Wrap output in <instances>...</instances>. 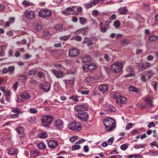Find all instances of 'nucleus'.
I'll use <instances>...</instances> for the list:
<instances>
[{
	"label": "nucleus",
	"instance_id": "43",
	"mask_svg": "<svg viewBox=\"0 0 158 158\" xmlns=\"http://www.w3.org/2000/svg\"><path fill=\"white\" fill-rule=\"evenodd\" d=\"M28 120L31 123L34 124L36 122V118L35 117H31Z\"/></svg>",
	"mask_w": 158,
	"mask_h": 158
},
{
	"label": "nucleus",
	"instance_id": "48",
	"mask_svg": "<svg viewBox=\"0 0 158 158\" xmlns=\"http://www.w3.org/2000/svg\"><path fill=\"white\" fill-rule=\"evenodd\" d=\"M81 37L79 35H77L76 36L75 38H72L71 39V40H75L78 41H81Z\"/></svg>",
	"mask_w": 158,
	"mask_h": 158
},
{
	"label": "nucleus",
	"instance_id": "8",
	"mask_svg": "<svg viewBox=\"0 0 158 158\" xmlns=\"http://www.w3.org/2000/svg\"><path fill=\"white\" fill-rule=\"evenodd\" d=\"M51 11L47 9L41 10L39 13V15L41 17L46 18L50 16L51 15Z\"/></svg>",
	"mask_w": 158,
	"mask_h": 158
},
{
	"label": "nucleus",
	"instance_id": "38",
	"mask_svg": "<svg viewBox=\"0 0 158 158\" xmlns=\"http://www.w3.org/2000/svg\"><path fill=\"white\" fill-rule=\"evenodd\" d=\"M158 39V36L155 35H152L149 36L148 38V39L150 41H154Z\"/></svg>",
	"mask_w": 158,
	"mask_h": 158
},
{
	"label": "nucleus",
	"instance_id": "28",
	"mask_svg": "<svg viewBox=\"0 0 158 158\" xmlns=\"http://www.w3.org/2000/svg\"><path fill=\"white\" fill-rule=\"evenodd\" d=\"M79 22L81 25L86 24L87 23L86 19L84 17H80L79 18Z\"/></svg>",
	"mask_w": 158,
	"mask_h": 158
},
{
	"label": "nucleus",
	"instance_id": "58",
	"mask_svg": "<svg viewBox=\"0 0 158 158\" xmlns=\"http://www.w3.org/2000/svg\"><path fill=\"white\" fill-rule=\"evenodd\" d=\"M94 78L92 77H87L86 78V80L88 82H90L92 81H93L94 79H95Z\"/></svg>",
	"mask_w": 158,
	"mask_h": 158
},
{
	"label": "nucleus",
	"instance_id": "13",
	"mask_svg": "<svg viewBox=\"0 0 158 158\" xmlns=\"http://www.w3.org/2000/svg\"><path fill=\"white\" fill-rule=\"evenodd\" d=\"M48 146L51 148L55 149L59 145V143L56 140H50L48 143Z\"/></svg>",
	"mask_w": 158,
	"mask_h": 158
},
{
	"label": "nucleus",
	"instance_id": "9",
	"mask_svg": "<svg viewBox=\"0 0 158 158\" xmlns=\"http://www.w3.org/2000/svg\"><path fill=\"white\" fill-rule=\"evenodd\" d=\"M25 17L28 19H32L35 18V13L30 10H26L24 12Z\"/></svg>",
	"mask_w": 158,
	"mask_h": 158
},
{
	"label": "nucleus",
	"instance_id": "30",
	"mask_svg": "<svg viewBox=\"0 0 158 158\" xmlns=\"http://www.w3.org/2000/svg\"><path fill=\"white\" fill-rule=\"evenodd\" d=\"M89 70H92L96 69L97 65L94 63H90L89 64Z\"/></svg>",
	"mask_w": 158,
	"mask_h": 158
},
{
	"label": "nucleus",
	"instance_id": "5",
	"mask_svg": "<svg viewBox=\"0 0 158 158\" xmlns=\"http://www.w3.org/2000/svg\"><path fill=\"white\" fill-rule=\"evenodd\" d=\"M123 64L121 62H115L111 67V69L112 71L115 72H118L120 71L123 67Z\"/></svg>",
	"mask_w": 158,
	"mask_h": 158
},
{
	"label": "nucleus",
	"instance_id": "6",
	"mask_svg": "<svg viewBox=\"0 0 158 158\" xmlns=\"http://www.w3.org/2000/svg\"><path fill=\"white\" fill-rule=\"evenodd\" d=\"M68 128L72 131H79L81 130L80 124L75 122L70 123L68 126Z\"/></svg>",
	"mask_w": 158,
	"mask_h": 158
},
{
	"label": "nucleus",
	"instance_id": "53",
	"mask_svg": "<svg viewBox=\"0 0 158 158\" xmlns=\"http://www.w3.org/2000/svg\"><path fill=\"white\" fill-rule=\"evenodd\" d=\"M92 12L93 15L95 16H97L99 14V12L97 10H94Z\"/></svg>",
	"mask_w": 158,
	"mask_h": 158
},
{
	"label": "nucleus",
	"instance_id": "32",
	"mask_svg": "<svg viewBox=\"0 0 158 158\" xmlns=\"http://www.w3.org/2000/svg\"><path fill=\"white\" fill-rule=\"evenodd\" d=\"M48 136L47 133L43 132L38 135V137L42 139H45Z\"/></svg>",
	"mask_w": 158,
	"mask_h": 158
},
{
	"label": "nucleus",
	"instance_id": "63",
	"mask_svg": "<svg viewBox=\"0 0 158 158\" xmlns=\"http://www.w3.org/2000/svg\"><path fill=\"white\" fill-rule=\"evenodd\" d=\"M138 156L137 155H129L128 158H138Z\"/></svg>",
	"mask_w": 158,
	"mask_h": 158
},
{
	"label": "nucleus",
	"instance_id": "7",
	"mask_svg": "<svg viewBox=\"0 0 158 158\" xmlns=\"http://www.w3.org/2000/svg\"><path fill=\"white\" fill-rule=\"evenodd\" d=\"M75 116L79 119L82 121H87L89 118L88 114L87 112L78 113Z\"/></svg>",
	"mask_w": 158,
	"mask_h": 158
},
{
	"label": "nucleus",
	"instance_id": "25",
	"mask_svg": "<svg viewBox=\"0 0 158 158\" xmlns=\"http://www.w3.org/2000/svg\"><path fill=\"white\" fill-rule=\"evenodd\" d=\"M74 79H73L71 80H64V81L65 83L66 86L71 85L74 83Z\"/></svg>",
	"mask_w": 158,
	"mask_h": 158
},
{
	"label": "nucleus",
	"instance_id": "21",
	"mask_svg": "<svg viewBox=\"0 0 158 158\" xmlns=\"http://www.w3.org/2000/svg\"><path fill=\"white\" fill-rule=\"evenodd\" d=\"M42 89L45 92H47L50 90V84L48 83L44 84L42 86Z\"/></svg>",
	"mask_w": 158,
	"mask_h": 158
},
{
	"label": "nucleus",
	"instance_id": "29",
	"mask_svg": "<svg viewBox=\"0 0 158 158\" xmlns=\"http://www.w3.org/2000/svg\"><path fill=\"white\" fill-rule=\"evenodd\" d=\"M46 145L44 143H40L37 145V147L40 150H44L46 148Z\"/></svg>",
	"mask_w": 158,
	"mask_h": 158
},
{
	"label": "nucleus",
	"instance_id": "3",
	"mask_svg": "<svg viewBox=\"0 0 158 158\" xmlns=\"http://www.w3.org/2000/svg\"><path fill=\"white\" fill-rule=\"evenodd\" d=\"M31 96L28 93L24 92L17 96L16 101L18 102H21L29 100Z\"/></svg>",
	"mask_w": 158,
	"mask_h": 158
},
{
	"label": "nucleus",
	"instance_id": "15",
	"mask_svg": "<svg viewBox=\"0 0 158 158\" xmlns=\"http://www.w3.org/2000/svg\"><path fill=\"white\" fill-rule=\"evenodd\" d=\"M151 64L149 62H145L140 64L139 65V70H143L150 67Z\"/></svg>",
	"mask_w": 158,
	"mask_h": 158
},
{
	"label": "nucleus",
	"instance_id": "46",
	"mask_svg": "<svg viewBox=\"0 0 158 158\" xmlns=\"http://www.w3.org/2000/svg\"><path fill=\"white\" fill-rule=\"evenodd\" d=\"M37 76L38 78H41L44 77V74L42 72H39L38 73Z\"/></svg>",
	"mask_w": 158,
	"mask_h": 158
},
{
	"label": "nucleus",
	"instance_id": "20",
	"mask_svg": "<svg viewBox=\"0 0 158 158\" xmlns=\"http://www.w3.org/2000/svg\"><path fill=\"white\" fill-rule=\"evenodd\" d=\"M73 7H68L66 8L64 10L62 11V13L63 14L65 15H70L68 12H73L74 11V10L73 9Z\"/></svg>",
	"mask_w": 158,
	"mask_h": 158
},
{
	"label": "nucleus",
	"instance_id": "26",
	"mask_svg": "<svg viewBox=\"0 0 158 158\" xmlns=\"http://www.w3.org/2000/svg\"><path fill=\"white\" fill-rule=\"evenodd\" d=\"M37 72V69H33L28 71L27 73V74L29 76H33Z\"/></svg>",
	"mask_w": 158,
	"mask_h": 158
},
{
	"label": "nucleus",
	"instance_id": "12",
	"mask_svg": "<svg viewBox=\"0 0 158 158\" xmlns=\"http://www.w3.org/2000/svg\"><path fill=\"white\" fill-rule=\"evenodd\" d=\"M104 109L105 111L109 114L115 110V108L113 106L107 104L104 106Z\"/></svg>",
	"mask_w": 158,
	"mask_h": 158
},
{
	"label": "nucleus",
	"instance_id": "36",
	"mask_svg": "<svg viewBox=\"0 0 158 158\" xmlns=\"http://www.w3.org/2000/svg\"><path fill=\"white\" fill-rule=\"evenodd\" d=\"M79 98V97L77 95L72 96H70L69 98L70 99H72L74 101L77 102L78 101Z\"/></svg>",
	"mask_w": 158,
	"mask_h": 158
},
{
	"label": "nucleus",
	"instance_id": "10",
	"mask_svg": "<svg viewBox=\"0 0 158 158\" xmlns=\"http://www.w3.org/2000/svg\"><path fill=\"white\" fill-rule=\"evenodd\" d=\"M53 74L57 78H60L64 76L63 72L61 70H56L53 69L51 70Z\"/></svg>",
	"mask_w": 158,
	"mask_h": 158
},
{
	"label": "nucleus",
	"instance_id": "59",
	"mask_svg": "<svg viewBox=\"0 0 158 158\" xmlns=\"http://www.w3.org/2000/svg\"><path fill=\"white\" fill-rule=\"evenodd\" d=\"M29 82L33 85H36L37 83V81L33 79H31Z\"/></svg>",
	"mask_w": 158,
	"mask_h": 158
},
{
	"label": "nucleus",
	"instance_id": "1",
	"mask_svg": "<svg viewBox=\"0 0 158 158\" xmlns=\"http://www.w3.org/2000/svg\"><path fill=\"white\" fill-rule=\"evenodd\" d=\"M103 124L106 127V129L108 131H110L115 128V121L112 118H108L104 119Z\"/></svg>",
	"mask_w": 158,
	"mask_h": 158
},
{
	"label": "nucleus",
	"instance_id": "61",
	"mask_svg": "<svg viewBox=\"0 0 158 158\" xmlns=\"http://www.w3.org/2000/svg\"><path fill=\"white\" fill-rule=\"evenodd\" d=\"M114 138L112 137H111L108 140V143L109 144L111 145L113 141Z\"/></svg>",
	"mask_w": 158,
	"mask_h": 158
},
{
	"label": "nucleus",
	"instance_id": "49",
	"mask_svg": "<svg viewBox=\"0 0 158 158\" xmlns=\"http://www.w3.org/2000/svg\"><path fill=\"white\" fill-rule=\"evenodd\" d=\"M128 90L130 91L134 92H137L138 90L137 89H135L133 86H130L129 87Z\"/></svg>",
	"mask_w": 158,
	"mask_h": 158
},
{
	"label": "nucleus",
	"instance_id": "42",
	"mask_svg": "<svg viewBox=\"0 0 158 158\" xmlns=\"http://www.w3.org/2000/svg\"><path fill=\"white\" fill-rule=\"evenodd\" d=\"M12 111L14 113H17V114H18L19 113H21L22 112L20 109L17 108H13Z\"/></svg>",
	"mask_w": 158,
	"mask_h": 158
},
{
	"label": "nucleus",
	"instance_id": "55",
	"mask_svg": "<svg viewBox=\"0 0 158 158\" xmlns=\"http://www.w3.org/2000/svg\"><path fill=\"white\" fill-rule=\"evenodd\" d=\"M133 124L131 123H129L128 124H127L126 127L125 129L126 130H129L130 128H131L132 126V125H133Z\"/></svg>",
	"mask_w": 158,
	"mask_h": 158
},
{
	"label": "nucleus",
	"instance_id": "60",
	"mask_svg": "<svg viewBox=\"0 0 158 158\" xmlns=\"http://www.w3.org/2000/svg\"><path fill=\"white\" fill-rule=\"evenodd\" d=\"M120 148L122 150H125L127 148V146L126 145L124 144L122 145L120 147Z\"/></svg>",
	"mask_w": 158,
	"mask_h": 158
},
{
	"label": "nucleus",
	"instance_id": "22",
	"mask_svg": "<svg viewBox=\"0 0 158 158\" xmlns=\"http://www.w3.org/2000/svg\"><path fill=\"white\" fill-rule=\"evenodd\" d=\"M23 6L25 7L31 6L32 3L28 1L24 0L22 3Z\"/></svg>",
	"mask_w": 158,
	"mask_h": 158
},
{
	"label": "nucleus",
	"instance_id": "19",
	"mask_svg": "<svg viewBox=\"0 0 158 158\" xmlns=\"http://www.w3.org/2000/svg\"><path fill=\"white\" fill-rule=\"evenodd\" d=\"M151 73L147 72L146 74L142 76L141 77V80L143 81H145L149 79L151 77Z\"/></svg>",
	"mask_w": 158,
	"mask_h": 158
},
{
	"label": "nucleus",
	"instance_id": "37",
	"mask_svg": "<svg viewBox=\"0 0 158 158\" xmlns=\"http://www.w3.org/2000/svg\"><path fill=\"white\" fill-rule=\"evenodd\" d=\"M50 36L49 32V31H47L44 33L43 36V37L44 39H48L49 38Z\"/></svg>",
	"mask_w": 158,
	"mask_h": 158
},
{
	"label": "nucleus",
	"instance_id": "18",
	"mask_svg": "<svg viewBox=\"0 0 158 158\" xmlns=\"http://www.w3.org/2000/svg\"><path fill=\"white\" fill-rule=\"evenodd\" d=\"M82 61L84 62H91L92 61L91 57L88 55H85L82 56L81 58Z\"/></svg>",
	"mask_w": 158,
	"mask_h": 158
},
{
	"label": "nucleus",
	"instance_id": "62",
	"mask_svg": "<svg viewBox=\"0 0 158 158\" xmlns=\"http://www.w3.org/2000/svg\"><path fill=\"white\" fill-rule=\"evenodd\" d=\"M138 133V130L137 129L134 130L132 133V134L133 135H137Z\"/></svg>",
	"mask_w": 158,
	"mask_h": 158
},
{
	"label": "nucleus",
	"instance_id": "34",
	"mask_svg": "<svg viewBox=\"0 0 158 158\" xmlns=\"http://www.w3.org/2000/svg\"><path fill=\"white\" fill-rule=\"evenodd\" d=\"M88 29V27H83V28L78 29L75 32V33L77 34L81 33L83 32L84 31Z\"/></svg>",
	"mask_w": 158,
	"mask_h": 158
},
{
	"label": "nucleus",
	"instance_id": "50",
	"mask_svg": "<svg viewBox=\"0 0 158 158\" xmlns=\"http://www.w3.org/2000/svg\"><path fill=\"white\" fill-rule=\"evenodd\" d=\"M29 111L31 113L36 114L37 112V110L34 108H31L29 110Z\"/></svg>",
	"mask_w": 158,
	"mask_h": 158
},
{
	"label": "nucleus",
	"instance_id": "17",
	"mask_svg": "<svg viewBox=\"0 0 158 158\" xmlns=\"http://www.w3.org/2000/svg\"><path fill=\"white\" fill-rule=\"evenodd\" d=\"M152 100L153 98L152 97H147L145 99V102L148 104V106L151 109L154 107L152 103Z\"/></svg>",
	"mask_w": 158,
	"mask_h": 158
},
{
	"label": "nucleus",
	"instance_id": "40",
	"mask_svg": "<svg viewBox=\"0 0 158 158\" xmlns=\"http://www.w3.org/2000/svg\"><path fill=\"white\" fill-rule=\"evenodd\" d=\"M24 130V127L22 126L19 127L16 129L17 132L19 134L22 133Z\"/></svg>",
	"mask_w": 158,
	"mask_h": 158
},
{
	"label": "nucleus",
	"instance_id": "24",
	"mask_svg": "<svg viewBox=\"0 0 158 158\" xmlns=\"http://www.w3.org/2000/svg\"><path fill=\"white\" fill-rule=\"evenodd\" d=\"M54 28L57 31H61L63 29L62 24H56L54 26Z\"/></svg>",
	"mask_w": 158,
	"mask_h": 158
},
{
	"label": "nucleus",
	"instance_id": "4",
	"mask_svg": "<svg viewBox=\"0 0 158 158\" xmlns=\"http://www.w3.org/2000/svg\"><path fill=\"white\" fill-rule=\"evenodd\" d=\"M54 118L52 116H46L43 117L41 119L43 125L45 127H47L50 125Z\"/></svg>",
	"mask_w": 158,
	"mask_h": 158
},
{
	"label": "nucleus",
	"instance_id": "16",
	"mask_svg": "<svg viewBox=\"0 0 158 158\" xmlns=\"http://www.w3.org/2000/svg\"><path fill=\"white\" fill-rule=\"evenodd\" d=\"M69 53L70 56L75 57L79 55L80 52L78 50H69Z\"/></svg>",
	"mask_w": 158,
	"mask_h": 158
},
{
	"label": "nucleus",
	"instance_id": "35",
	"mask_svg": "<svg viewBox=\"0 0 158 158\" xmlns=\"http://www.w3.org/2000/svg\"><path fill=\"white\" fill-rule=\"evenodd\" d=\"M18 77L19 78V80L21 81V82H24L26 79V77L24 75H19Z\"/></svg>",
	"mask_w": 158,
	"mask_h": 158
},
{
	"label": "nucleus",
	"instance_id": "47",
	"mask_svg": "<svg viewBox=\"0 0 158 158\" xmlns=\"http://www.w3.org/2000/svg\"><path fill=\"white\" fill-rule=\"evenodd\" d=\"M81 147L80 146L77 144H75L72 146V148L73 150H75L80 149Z\"/></svg>",
	"mask_w": 158,
	"mask_h": 158
},
{
	"label": "nucleus",
	"instance_id": "31",
	"mask_svg": "<svg viewBox=\"0 0 158 158\" xmlns=\"http://www.w3.org/2000/svg\"><path fill=\"white\" fill-rule=\"evenodd\" d=\"M80 105H81V111H84L88 109V106L87 104H82Z\"/></svg>",
	"mask_w": 158,
	"mask_h": 158
},
{
	"label": "nucleus",
	"instance_id": "56",
	"mask_svg": "<svg viewBox=\"0 0 158 158\" xmlns=\"http://www.w3.org/2000/svg\"><path fill=\"white\" fill-rule=\"evenodd\" d=\"M155 126L154 123L153 122H151L148 125V127L149 128H151L152 127H154Z\"/></svg>",
	"mask_w": 158,
	"mask_h": 158
},
{
	"label": "nucleus",
	"instance_id": "41",
	"mask_svg": "<svg viewBox=\"0 0 158 158\" xmlns=\"http://www.w3.org/2000/svg\"><path fill=\"white\" fill-rule=\"evenodd\" d=\"M108 26H107V27L103 26L102 27H100V30L102 32H106V31L108 29Z\"/></svg>",
	"mask_w": 158,
	"mask_h": 158
},
{
	"label": "nucleus",
	"instance_id": "27",
	"mask_svg": "<svg viewBox=\"0 0 158 158\" xmlns=\"http://www.w3.org/2000/svg\"><path fill=\"white\" fill-rule=\"evenodd\" d=\"M119 13L121 15H124L126 14L128 11V10L124 7L120 8L119 9Z\"/></svg>",
	"mask_w": 158,
	"mask_h": 158
},
{
	"label": "nucleus",
	"instance_id": "52",
	"mask_svg": "<svg viewBox=\"0 0 158 158\" xmlns=\"http://www.w3.org/2000/svg\"><path fill=\"white\" fill-rule=\"evenodd\" d=\"M69 38V36L68 35H64L62 36H61L60 37V40H67Z\"/></svg>",
	"mask_w": 158,
	"mask_h": 158
},
{
	"label": "nucleus",
	"instance_id": "54",
	"mask_svg": "<svg viewBox=\"0 0 158 158\" xmlns=\"http://www.w3.org/2000/svg\"><path fill=\"white\" fill-rule=\"evenodd\" d=\"M83 69L85 71H87L88 70H89V64H85L83 67Z\"/></svg>",
	"mask_w": 158,
	"mask_h": 158
},
{
	"label": "nucleus",
	"instance_id": "45",
	"mask_svg": "<svg viewBox=\"0 0 158 158\" xmlns=\"http://www.w3.org/2000/svg\"><path fill=\"white\" fill-rule=\"evenodd\" d=\"M113 24L115 27L116 28L119 27L121 25L120 22L118 20L115 21Z\"/></svg>",
	"mask_w": 158,
	"mask_h": 158
},
{
	"label": "nucleus",
	"instance_id": "57",
	"mask_svg": "<svg viewBox=\"0 0 158 158\" xmlns=\"http://www.w3.org/2000/svg\"><path fill=\"white\" fill-rule=\"evenodd\" d=\"M31 56L29 54H26L24 55L23 57V58L24 59L27 60V59L30 58Z\"/></svg>",
	"mask_w": 158,
	"mask_h": 158
},
{
	"label": "nucleus",
	"instance_id": "64",
	"mask_svg": "<svg viewBox=\"0 0 158 158\" xmlns=\"http://www.w3.org/2000/svg\"><path fill=\"white\" fill-rule=\"evenodd\" d=\"M147 104L146 103V102H145L144 103H143V104H141L140 105L141 108L143 109V108H146L147 106Z\"/></svg>",
	"mask_w": 158,
	"mask_h": 158
},
{
	"label": "nucleus",
	"instance_id": "33",
	"mask_svg": "<svg viewBox=\"0 0 158 158\" xmlns=\"http://www.w3.org/2000/svg\"><path fill=\"white\" fill-rule=\"evenodd\" d=\"M34 27L36 31H39L41 29L42 26L38 23H36L35 25H34Z\"/></svg>",
	"mask_w": 158,
	"mask_h": 158
},
{
	"label": "nucleus",
	"instance_id": "39",
	"mask_svg": "<svg viewBox=\"0 0 158 158\" xmlns=\"http://www.w3.org/2000/svg\"><path fill=\"white\" fill-rule=\"evenodd\" d=\"M15 66H11L9 67L8 68V72L10 73H13L15 69Z\"/></svg>",
	"mask_w": 158,
	"mask_h": 158
},
{
	"label": "nucleus",
	"instance_id": "14",
	"mask_svg": "<svg viewBox=\"0 0 158 158\" xmlns=\"http://www.w3.org/2000/svg\"><path fill=\"white\" fill-rule=\"evenodd\" d=\"M98 89L103 93H106L108 91V87L105 84L100 85L98 86Z\"/></svg>",
	"mask_w": 158,
	"mask_h": 158
},
{
	"label": "nucleus",
	"instance_id": "44",
	"mask_svg": "<svg viewBox=\"0 0 158 158\" xmlns=\"http://www.w3.org/2000/svg\"><path fill=\"white\" fill-rule=\"evenodd\" d=\"M75 110L77 112H82L81 105H76L74 107Z\"/></svg>",
	"mask_w": 158,
	"mask_h": 158
},
{
	"label": "nucleus",
	"instance_id": "11",
	"mask_svg": "<svg viewBox=\"0 0 158 158\" xmlns=\"http://www.w3.org/2000/svg\"><path fill=\"white\" fill-rule=\"evenodd\" d=\"M64 124L63 121L60 119H58L54 123V127L56 129L60 130L63 128Z\"/></svg>",
	"mask_w": 158,
	"mask_h": 158
},
{
	"label": "nucleus",
	"instance_id": "51",
	"mask_svg": "<svg viewBox=\"0 0 158 158\" xmlns=\"http://www.w3.org/2000/svg\"><path fill=\"white\" fill-rule=\"evenodd\" d=\"M91 40V38H84L82 43L83 44L88 43V42H89V41Z\"/></svg>",
	"mask_w": 158,
	"mask_h": 158
},
{
	"label": "nucleus",
	"instance_id": "23",
	"mask_svg": "<svg viewBox=\"0 0 158 158\" xmlns=\"http://www.w3.org/2000/svg\"><path fill=\"white\" fill-rule=\"evenodd\" d=\"M17 150L14 148H10L8 151V154L10 155H14L17 153Z\"/></svg>",
	"mask_w": 158,
	"mask_h": 158
},
{
	"label": "nucleus",
	"instance_id": "2",
	"mask_svg": "<svg viewBox=\"0 0 158 158\" xmlns=\"http://www.w3.org/2000/svg\"><path fill=\"white\" fill-rule=\"evenodd\" d=\"M111 97L116 99L118 103H124L127 101V100L125 97L121 96L118 93L116 92L112 93Z\"/></svg>",
	"mask_w": 158,
	"mask_h": 158
}]
</instances>
